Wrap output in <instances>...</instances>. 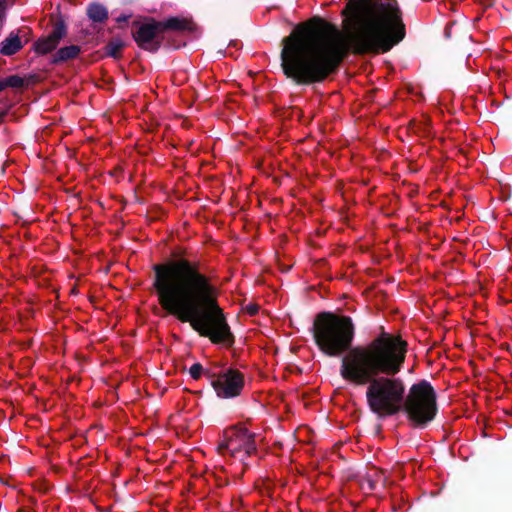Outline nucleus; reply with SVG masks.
I'll return each instance as SVG.
<instances>
[{
	"instance_id": "obj_10",
	"label": "nucleus",
	"mask_w": 512,
	"mask_h": 512,
	"mask_svg": "<svg viewBox=\"0 0 512 512\" xmlns=\"http://www.w3.org/2000/svg\"><path fill=\"white\" fill-rule=\"evenodd\" d=\"M21 47L22 44L20 38L16 35H11L2 42L0 52L3 55L9 56L16 53Z\"/></svg>"
},
{
	"instance_id": "obj_7",
	"label": "nucleus",
	"mask_w": 512,
	"mask_h": 512,
	"mask_svg": "<svg viewBox=\"0 0 512 512\" xmlns=\"http://www.w3.org/2000/svg\"><path fill=\"white\" fill-rule=\"evenodd\" d=\"M166 28L173 30H192L193 23L182 18H170L163 23L155 21L146 22L136 31L134 38L141 47L146 48L151 44L155 36Z\"/></svg>"
},
{
	"instance_id": "obj_11",
	"label": "nucleus",
	"mask_w": 512,
	"mask_h": 512,
	"mask_svg": "<svg viewBox=\"0 0 512 512\" xmlns=\"http://www.w3.org/2000/svg\"><path fill=\"white\" fill-rule=\"evenodd\" d=\"M80 47L77 45H70L59 49L54 55V62L66 61L78 56Z\"/></svg>"
},
{
	"instance_id": "obj_6",
	"label": "nucleus",
	"mask_w": 512,
	"mask_h": 512,
	"mask_svg": "<svg viewBox=\"0 0 512 512\" xmlns=\"http://www.w3.org/2000/svg\"><path fill=\"white\" fill-rule=\"evenodd\" d=\"M255 451L253 436L246 429L229 428L225 430L222 440L218 445V452L230 455L235 460L244 463L247 456Z\"/></svg>"
},
{
	"instance_id": "obj_15",
	"label": "nucleus",
	"mask_w": 512,
	"mask_h": 512,
	"mask_svg": "<svg viewBox=\"0 0 512 512\" xmlns=\"http://www.w3.org/2000/svg\"><path fill=\"white\" fill-rule=\"evenodd\" d=\"M202 370V366L196 363L190 367L189 373L193 379H198L201 376Z\"/></svg>"
},
{
	"instance_id": "obj_16",
	"label": "nucleus",
	"mask_w": 512,
	"mask_h": 512,
	"mask_svg": "<svg viewBox=\"0 0 512 512\" xmlns=\"http://www.w3.org/2000/svg\"><path fill=\"white\" fill-rule=\"evenodd\" d=\"M3 83L5 84V87L6 86L17 87L22 84V79H20L18 77H11L7 80V82H3Z\"/></svg>"
},
{
	"instance_id": "obj_19",
	"label": "nucleus",
	"mask_w": 512,
	"mask_h": 512,
	"mask_svg": "<svg viewBox=\"0 0 512 512\" xmlns=\"http://www.w3.org/2000/svg\"><path fill=\"white\" fill-rule=\"evenodd\" d=\"M118 20H119V21H121V20L126 21V17L119 18Z\"/></svg>"
},
{
	"instance_id": "obj_12",
	"label": "nucleus",
	"mask_w": 512,
	"mask_h": 512,
	"mask_svg": "<svg viewBox=\"0 0 512 512\" xmlns=\"http://www.w3.org/2000/svg\"><path fill=\"white\" fill-rule=\"evenodd\" d=\"M87 13L94 22H103L108 17L107 9L100 4H91L88 7Z\"/></svg>"
},
{
	"instance_id": "obj_3",
	"label": "nucleus",
	"mask_w": 512,
	"mask_h": 512,
	"mask_svg": "<svg viewBox=\"0 0 512 512\" xmlns=\"http://www.w3.org/2000/svg\"><path fill=\"white\" fill-rule=\"evenodd\" d=\"M407 343L383 333L366 346L350 349L342 358V378L356 385L368 384L367 404L380 417L396 414L404 404L405 385L394 378L404 364Z\"/></svg>"
},
{
	"instance_id": "obj_5",
	"label": "nucleus",
	"mask_w": 512,
	"mask_h": 512,
	"mask_svg": "<svg viewBox=\"0 0 512 512\" xmlns=\"http://www.w3.org/2000/svg\"><path fill=\"white\" fill-rule=\"evenodd\" d=\"M405 411L408 419L416 426H425L437 413L436 394L426 381L413 384L407 397H404Z\"/></svg>"
},
{
	"instance_id": "obj_1",
	"label": "nucleus",
	"mask_w": 512,
	"mask_h": 512,
	"mask_svg": "<svg viewBox=\"0 0 512 512\" xmlns=\"http://www.w3.org/2000/svg\"><path fill=\"white\" fill-rule=\"evenodd\" d=\"M349 9L343 32L326 21L311 19L283 39L282 68L288 77L297 83L322 81L349 50L384 53L404 38L400 11L393 1L358 0Z\"/></svg>"
},
{
	"instance_id": "obj_14",
	"label": "nucleus",
	"mask_w": 512,
	"mask_h": 512,
	"mask_svg": "<svg viewBox=\"0 0 512 512\" xmlns=\"http://www.w3.org/2000/svg\"><path fill=\"white\" fill-rule=\"evenodd\" d=\"M379 482H384L382 472L375 470L373 475H368L367 483L369 489H374Z\"/></svg>"
},
{
	"instance_id": "obj_4",
	"label": "nucleus",
	"mask_w": 512,
	"mask_h": 512,
	"mask_svg": "<svg viewBox=\"0 0 512 512\" xmlns=\"http://www.w3.org/2000/svg\"><path fill=\"white\" fill-rule=\"evenodd\" d=\"M313 335L323 353L338 356L350 347L354 338V325L348 316L321 313L314 321Z\"/></svg>"
},
{
	"instance_id": "obj_2",
	"label": "nucleus",
	"mask_w": 512,
	"mask_h": 512,
	"mask_svg": "<svg viewBox=\"0 0 512 512\" xmlns=\"http://www.w3.org/2000/svg\"><path fill=\"white\" fill-rule=\"evenodd\" d=\"M154 287L160 306L181 322L190 323L213 343L228 344L232 335L210 280L185 260L154 267Z\"/></svg>"
},
{
	"instance_id": "obj_18",
	"label": "nucleus",
	"mask_w": 512,
	"mask_h": 512,
	"mask_svg": "<svg viewBox=\"0 0 512 512\" xmlns=\"http://www.w3.org/2000/svg\"><path fill=\"white\" fill-rule=\"evenodd\" d=\"M249 312H250L251 314L256 313V308H251V309H249Z\"/></svg>"
},
{
	"instance_id": "obj_8",
	"label": "nucleus",
	"mask_w": 512,
	"mask_h": 512,
	"mask_svg": "<svg viewBox=\"0 0 512 512\" xmlns=\"http://www.w3.org/2000/svg\"><path fill=\"white\" fill-rule=\"evenodd\" d=\"M216 394L221 398L238 396L244 387V376L241 372L228 369L212 380Z\"/></svg>"
},
{
	"instance_id": "obj_9",
	"label": "nucleus",
	"mask_w": 512,
	"mask_h": 512,
	"mask_svg": "<svg viewBox=\"0 0 512 512\" xmlns=\"http://www.w3.org/2000/svg\"><path fill=\"white\" fill-rule=\"evenodd\" d=\"M65 35V30L62 26L56 27L51 34L46 37L39 39L34 44V49L39 54H47L54 50L59 44L60 39Z\"/></svg>"
},
{
	"instance_id": "obj_13",
	"label": "nucleus",
	"mask_w": 512,
	"mask_h": 512,
	"mask_svg": "<svg viewBox=\"0 0 512 512\" xmlns=\"http://www.w3.org/2000/svg\"><path fill=\"white\" fill-rule=\"evenodd\" d=\"M122 48H123V43L120 40H118V39L112 40L106 46V54L111 57H117L119 55L120 51L122 50Z\"/></svg>"
},
{
	"instance_id": "obj_17",
	"label": "nucleus",
	"mask_w": 512,
	"mask_h": 512,
	"mask_svg": "<svg viewBox=\"0 0 512 512\" xmlns=\"http://www.w3.org/2000/svg\"><path fill=\"white\" fill-rule=\"evenodd\" d=\"M5 88V84L3 81H0V91H2Z\"/></svg>"
}]
</instances>
